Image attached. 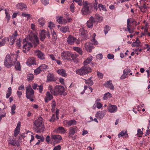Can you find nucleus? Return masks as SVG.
<instances>
[{"label":"nucleus","instance_id":"f257e3e1","mask_svg":"<svg viewBox=\"0 0 150 150\" xmlns=\"http://www.w3.org/2000/svg\"><path fill=\"white\" fill-rule=\"evenodd\" d=\"M39 40L37 36L27 37L23 40V51L25 53L28 52L32 47H35L39 44Z\"/></svg>","mask_w":150,"mask_h":150},{"label":"nucleus","instance_id":"f03ea898","mask_svg":"<svg viewBox=\"0 0 150 150\" xmlns=\"http://www.w3.org/2000/svg\"><path fill=\"white\" fill-rule=\"evenodd\" d=\"M17 54H7L4 59V64L5 66L7 68H10L15 64L17 60Z\"/></svg>","mask_w":150,"mask_h":150},{"label":"nucleus","instance_id":"7ed1b4c3","mask_svg":"<svg viewBox=\"0 0 150 150\" xmlns=\"http://www.w3.org/2000/svg\"><path fill=\"white\" fill-rule=\"evenodd\" d=\"M48 89L51 93L55 96H57L59 95H63L65 96L67 93L63 94L65 91L64 88V86H57L54 88H52L51 85H50L48 86Z\"/></svg>","mask_w":150,"mask_h":150},{"label":"nucleus","instance_id":"20e7f679","mask_svg":"<svg viewBox=\"0 0 150 150\" xmlns=\"http://www.w3.org/2000/svg\"><path fill=\"white\" fill-rule=\"evenodd\" d=\"M34 125L36 127V130L37 133L43 132L45 128L43 123V118L39 117L33 122Z\"/></svg>","mask_w":150,"mask_h":150},{"label":"nucleus","instance_id":"39448f33","mask_svg":"<svg viewBox=\"0 0 150 150\" xmlns=\"http://www.w3.org/2000/svg\"><path fill=\"white\" fill-rule=\"evenodd\" d=\"M83 7L81 11L83 15H86L91 13L93 10V4L87 1H83Z\"/></svg>","mask_w":150,"mask_h":150},{"label":"nucleus","instance_id":"423d86ee","mask_svg":"<svg viewBox=\"0 0 150 150\" xmlns=\"http://www.w3.org/2000/svg\"><path fill=\"white\" fill-rule=\"evenodd\" d=\"M25 88L26 98L31 101H33L34 95L35 92L32 88L30 84L27 85L25 86Z\"/></svg>","mask_w":150,"mask_h":150},{"label":"nucleus","instance_id":"0eeeda50","mask_svg":"<svg viewBox=\"0 0 150 150\" xmlns=\"http://www.w3.org/2000/svg\"><path fill=\"white\" fill-rule=\"evenodd\" d=\"M91 71V69L90 67L84 65L80 69H77L76 71V73L79 75L83 76Z\"/></svg>","mask_w":150,"mask_h":150},{"label":"nucleus","instance_id":"6e6552de","mask_svg":"<svg viewBox=\"0 0 150 150\" xmlns=\"http://www.w3.org/2000/svg\"><path fill=\"white\" fill-rule=\"evenodd\" d=\"M76 40L77 39L76 38L71 35H69L67 38V42L70 45L74 44L75 42H76V44H79V41Z\"/></svg>","mask_w":150,"mask_h":150},{"label":"nucleus","instance_id":"1a4fd4ad","mask_svg":"<svg viewBox=\"0 0 150 150\" xmlns=\"http://www.w3.org/2000/svg\"><path fill=\"white\" fill-rule=\"evenodd\" d=\"M71 55V52L69 51H64L61 53L62 59L64 60L70 59Z\"/></svg>","mask_w":150,"mask_h":150},{"label":"nucleus","instance_id":"9d476101","mask_svg":"<svg viewBox=\"0 0 150 150\" xmlns=\"http://www.w3.org/2000/svg\"><path fill=\"white\" fill-rule=\"evenodd\" d=\"M63 123L64 126L67 127L76 125L77 123V122L74 120H70L69 121L65 120L63 122Z\"/></svg>","mask_w":150,"mask_h":150},{"label":"nucleus","instance_id":"9b49d317","mask_svg":"<svg viewBox=\"0 0 150 150\" xmlns=\"http://www.w3.org/2000/svg\"><path fill=\"white\" fill-rule=\"evenodd\" d=\"M35 54L40 59L44 60L45 59V55L40 51L39 50H36L35 52Z\"/></svg>","mask_w":150,"mask_h":150},{"label":"nucleus","instance_id":"f8f14e48","mask_svg":"<svg viewBox=\"0 0 150 150\" xmlns=\"http://www.w3.org/2000/svg\"><path fill=\"white\" fill-rule=\"evenodd\" d=\"M95 22L94 18L93 16H91L87 22V25L89 28H93V23Z\"/></svg>","mask_w":150,"mask_h":150},{"label":"nucleus","instance_id":"ddd939ff","mask_svg":"<svg viewBox=\"0 0 150 150\" xmlns=\"http://www.w3.org/2000/svg\"><path fill=\"white\" fill-rule=\"evenodd\" d=\"M78 129V128L76 126H74L71 127L69 129V136L70 137L73 135L75 133L77 132Z\"/></svg>","mask_w":150,"mask_h":150},{"label":"nucleus","instance_id":"4468645a","mask_svg":"<svg viewBox=\"0 0 150 150\" xmlns=\"http://www.w3.org/2000/svg\"><path fill=\"white\" fill-rule=\"evenodd\" d=\"M53 98L52 95L51 94L49 91H47L46 92V95L45 97L44 100L45 103H47L50 100H51Z\"/></svg>","mask_w":150,"mask_h":150},{"label":"nucleus","instance_id":"2eb2a0df","mask_svg":"<svg viewBox=\"0 0 150 150\" xmlns=\"http://www.w3.org/2000/svg\"><path fill=\"white\" fill-rule=\"evenodd\" d=\"M116 106L114 105H110L108 107V111L111 113L115 112L117 110Z\"/></svg>","mask_w":150,"mask_h":150},{"label":"nucleus","instance_id":"dca6fc26","mask_svg":"<svg viewBox=\"0 0 150 150\" xmlns=\"http://www.w3.org/2000/svg\"><path fill=\"white\" fill-rule=\"evenodd\" d=\"M52 139L56 143H59L62 139V137L59 135H54L52 136Z\"/></svg>","mask_w":150,"mask_h":150},{"label":"nucleus","instance_id":"f3484780","mask_svg":"<svg viewBox=\"0 0 150 150\" xmlns=\"http://www.w3.org/2000/svg\"><path fill=\"white\" fill-rule=\"evenodd\" d=\"M90 42H87L85 44V47L87 51L91 52H92V49L93 48V46Z\"/></svg>","mask_w":150,"mask_h":150},{"label":"nucleus","instance_id":"a211bd4d","mask_svg":"<svg viewBox=\"0 0 150 150\" xmlns=\"http://www.w3.org/2000/svg\"><path fill=\"white\" fill-rule=\"evenodd\" d=\"M138 8L143 13H146L148 9L149 8V7L145 4H143L142 5L139 6Z\"/></svg>","mask_w":150,"mask_h":150},{"label":"nucleus","instance_id":"6ab92c4d","mask_svg":"<svg viewBox=\"0 0 150 150\" xmlns=\"http://www.w3.org/2000/svg\"><path fill=\"white\" fill-rule=\"evenodd\" d=\"M16 7L18 9H19L21 11L25 10L27 7L23 3H20L16 5Z\"/></svg>","mask_w":150,"mask_h":150},{"label":"nucleus","instance_id":"aec40b11","mask_svg":"<svg viewBox=\"0 0 150 150\" xmlns=\"http://www.w3.org/2000/svg\"><path fill=\"white\" fill-rule=\"evenodd\" d=\"M66 130L64 128L62 127H60L57 129H56L54 132L58 133L64 134L66 132Z\"/></svg>","mask_w":150,"mask_h":150},{"label":"nucleus","instance_id":"412c9836","mask_svg":"<svg viewBox=\"0 0 150 150\" xmlns=\"http://www.w3.org/2000/svg\"><path fill=\"white\" fill-rule=\"evenodd\" d=\"M21 126V124L20 122L18 123L17 126L15 129L14 132V136L16 137L20 132V129Z\"/></svg>","mask_w":150,"mask_h":150},{"label":"nucleus","instance_id":"4be33fe9","mask_svg":"<svg viewBox=\"0 0 150 150\" xmlns=\"http://www.w3.org/2000/svg\"><path fill=\"white\" fill-rule=\"evenodd\" d=\"M104 85L106 87L108 88L111 90H113L114 87L110 81H107L104 84Z\"/></svg>","mask_w":150,"mask_h":150},{"label":"nucleus","instance_id":"5701e85b","mask_svg":"<svg viewBox=\"0 0 150 150\" xmlns=\"http://www.w3.org/2000/svg\"><path fill=\"white\" fill-rule=\"evenodd\" d=\"M57 72L59 74L63 77H65L67 76V74L64 69H59L57 71Z\"/></svg>","mask_w":150,"mask_h":150},{"label":"nucleus","instance_id":"b1692460","mask_svg":"<svg viewBox=\"0 0 150 150\" xmlns=\"http://www.w3.org/2000/svg\"><path fill=\"white\" fill-rule=\"evenodd\" d=\"M46 36V31L44 30H42L40 33V40L43 41L45 38Z\"/></svg>","mask_w":150,"mask_h":150},{"label":"nucleus","instance_id":"393cba45","mask_svg":"<svg viewBox=\"0 0 150 150\" xmlns=\"http://www.w3.org/2000/svg\"><path fill=\"white\" fill-rule=\"evenodd\" d=\"M130 23V19L128 18L127 21V28L126 30V31H128L130 33H132L133 31L131 30V25L129 24Z\"/></svg>","mask_w":150,"mask_h":150},{"label":"nucleus","instance_id":"a878e982","mask_svg":"<svg viewBox=\"0 0 150 150\" xmlns=\"http://www.w3.org/2000/svg\"><path fill=\"white\" fill-rule=\"evenodd\" d=\"M118 136L119 138H120L121 137L125 138L127 137H128V135L127 134V131H122L119 133L118 135Z\"/></svg>","mask_w":150,"mask_h":150},{"label":"nucleus","instance_id":"bb28decb","mask_svg":"<svg viewBox=\"0 0 150 150\" xmlns=\"http://www.w3.org/2000/svg\"><path fill=\"white\" fill-rule=\"evenodd\" d=\"M9 144L13 146H18L19 143L18 141L16 140H10L8 141Z\"/></svg>","mask_w":150,"mask_h":150},{"label":"nucleus","instance_id":"cd10ccee","mask_svg":"<svg viewBox=\"0 0 150 150\" xmlns=\"http://www.w3.org/2000/svg\"><path fill=\"white\" fill-rule=\"evenodd\" d=\"M55 80L54 75L51 73L48 74L47 76V80L48 81H52Z\"/></svg>","mask_w":150,"mask_h":150},{"label":"nucleus","instance_id":"c85d7f7f","mask_svg":"<svg viewBox=\"0 0 150 150\" xmlns=\"http://www.w3.org/2000/svg\"><path fill=\"white\" fill-rule=\"evenodd\" d=\"M73 49L77 52L80 55H82L83 53V51L82 49L79 47H74L73 48Z\"/></svg>","mask_w":150,"mask_h":150},{"label":"nucleus","instance_id":"c756f323","mask_svg":"<svg viewBox=\"0 0 150 150\" xmlns=\"http://www.w3.org/2000/svg\"><path fill=\"white\" fill-rule=\"evenodd\" d=\"M9 40L10 38L8 37H6L2 39L1 41H0V47L3 46L5 45L6 40L8 42L9 41Z\"/></svg>","mask_w":150,"mask_h":150},{"label":"nucleus","instance_id":"7c9ffc66","mask_svg":"<svg viewBox=\"0 0 150 150\" xmlns=\"http://www.w3.org/2000/svg\"><path fill=\"white\" fill-rule=\"evenodd\" d=\"M93 57L92 56L88 57L87 59L84 62L83 64L85 66L86 65L90 63L92 60Z\"/></svg>","mask_w":150,"mask_h":150},{"label":"nucleus","instance_id":"2f4dec72","mask_svg":"<svg viewBox=\"0 0 150 150\" xmlns=\"http://www.w3.org/2000/svg\"><path fill=\"white\" fill-rule=\"evenodd\" d=\"M91 77L87 80L85 79L86 84L88 85L89 86L92 85L93 83V81L91 80Z\"/></svg>","mask_w":150,"mask_h":150},{"label":"nucleus","instance_id":"473e14b6","mask_svg":"<svg viewBox=\"0 0 150 150\" xmlns=\"http://www.w3.org/2000/svg\"><path fill=\"white\" fill-rule=\"evenodd\" d=\"M104 114L101 112H97L96 115V116L97 118H98L100 119H102L104 116Z\"/></svg>","mask_w":150,"mask_h":150},{"label":"nucleus","instance_id":"72a5a7b5","mask_svg":"<svg viewBox=\"0 0 150 150\" xmlns=\"http://www.w3.org/2000/svg\"><path fill=\"white\" fill-rule=\"evenodd\" d=\"M69 29V28L68 26L62 27H61L59 29L63 33H66L67 31H68Z\"/></svg>","mask_w":150,"mask_h":150},{"label":"nucleus","instance_id":"f704fd0d","mask_svg":"<svg viewBox=\"0 0 150 150\" xmlns=\"http://www.w3.org/2000/svg\"><path fill=\"white\" fill-rule=\"evenodd\" d=\"M140 41L138 39H137L135 41L133 42L132 44V47H138L139 45Z\"/></svg>","mask_w":150,"mask_h":150},{"label":"nucleus","instance_id":"c9c22d12","mask_svg":"<svg viewBox=\"0 0 150 150\" xmlns=\"http://www.w3.org/2000/svg\"><path fill=\"white\" fill-rule=\"evenodd\" d=\"M112 97V95L109 92H108L104 95L103 99L104 100L107 99L108 98H110Z\"/></svg>","mask_w":150,"mask_h":150},{"label":"nucleus","instance_id":"e433bc0d","mask_svg":"<svg viewBox=\"0 0 150 150\" xmlns=\"http://www.w3.org/2000/svg\"><path fill=\"white\" fill-rule=\"evenodd\" d=\"M30 64H36L35 59L33 57L29 58L28 60Z\"/></svg>","mask_w":150,"mask_h":150},{"label":"nucleus","instance_id":"4c0bfd02","mask_svg":"<svg viewBox=\"0 0 150 150\" xmlns=\"http://www.w3.org/2000/svg\"><path fill=\"white\" fill-rule=\"evenodd\" d=\"M39 67L41 71H45L48 69V66L44 64L41 65Z\"/></svg>","mask_w":150,"mask_h":150},{"label":"nucleus","instance_id":"58836bf2","mask_svg":"<svg viewBox=\"0 0 150 150\" xmlns=\"http://www.w3.org/2000/svg\"><path fill=\"white\" fill-rule=\"evenodd\" d=\"M12 89L11 87H9L8 88V90L7 91V93L6 94V98H8L11 95V94Z\"/></svg>","mask_w":150,"mask_h":150},{"label":"nucleus","instance_id":"ea45409f","mask_svg":"<svg viewBox=\"0 0 150 150\" xmlns=\"http://www.w3.org/2000/svg\"><path fill=\"white\" fill-rule=\"evenodd\" d=\"M52 109L51 110L52 112H54V111L55 108L56 106V103L54 100H53L51 103Z\"/></svg>","mask_w":150,"mask_h":150},{"label":"nucleus","instance_id":"a19ab883","mask_svg":"<svg viewBox=\"0 0 150 150\" xmlns=\"http://www.w3.org/2000/svg\"><path fill=\"white\" fill-rule=\"evenodd\" d=\"M16 109V106L15 104H14L13 105L11 108V114L12 115H14L15 113V110Z\"/></svg>","mask_w":150,"mask_h":150},{"label":"nucleus","instance_id":"79ce46f5","mask_svg":"<svg viewBox=\"0 0 150 150\" xmlns=\"http://www.w3.org/2000/svg\"><path fill=\"white\" fill-rule=\"evenodd\" d=\"M111 27L108 25H106L104 28V31L105 35H106L110 30Z\"/></svg>","mask_w":150,"mask_h":150},{"label":"nucleus","instance_id":"37998d69","mask_svg":"<svg viewBox=\"0 0 150 150\" xmlns=\"http://www.w3.org/2000/svg\"><path fill=\"white\" fill-rule=\"evenodd\" d=\"M27 79L28 81H30L33 80L34 79V76L33 74H29L27 76Z\"/></svg>","mask_w":150,"mask_h":150},{"label":"nucleus","instance_id":"c03bdc74","mask_svg":"<svg viewBox=\"0 0 150 150\" xmlns=\"http://www.w3.org/2000/svg\"><path fill=\"white\" fill-rule=\"evenodd\" d=\"M21 40L20 38L18 39L16 41V46L19 48H20L21 46Z\"/></svg>","mask_w":150,"mask_h":150},{"label":"nucleus","instance_id":"a18cd8bd","mask_svg":"<svg viewBox=\"0 0 150 150\" xmlns=\"http://www.w3.org/2000/svg\"><path fill=\"white\" fill-rule=\"evenodd\" d=\"M15 68L16 70L21 71V65L20 64L19 62H16V64L15 65Z\"/></svg>","mask_w":150,"mask_h":150},{"label":"nucleus","instance_id":"49530a36","mask_svg":"<svg viewBox=\"0 0 150 150\" xmlns=\"http://www.w3.org/2000/svg\"><path fill=\"white\" fill-rule=\"evenodd\" d=\"M98 2L96 0H95V2L93 4V10L95 11H96L98 9L97 7Z\"/></svg>","mask_w":150,"mask_h":150},{"label":"nucleus","instance_id":"de8ad7c7","mask_svg":"<svg viewBox=\"0 0 150 150\" xmlns=\"http://www.w3.org/2000/svg\"><path fill=\"white\" fill-rule=\"evenodd\" d=\"M10 41L9 44L10 45H13L15 40H16V38H14L12 36H10Z\"/></svg>","mask_w":150,"mask_h":150},{"label":"nucleus","instance_id":"09e8293b","mask_svg":"<svg viewBox=\"0 0 150 150\" xmlns=\"http://www.w3.org/2000/svg\"><path fill=\"white\" fill-rule=\"evenodd\" d=\"M78 57V55L77 54H72L71 52V55L70 56V59L71 58L73 60L75 59L76 58Z\"/></svg>","mask_w":150,"mask_h":150},{"label":"nucleus","instance_id":"8fccbe9b","mask_svg":"<svg viewBox=\"0 0 150 150\" xmlns=\"http://www.w3.org/2000/svg\"><path fill=\"white\" fill-rule=\"evenodd\" d=\"M57 117H56V115L55 114H53L51 119L50 120V121L51 122H54L55 120H58V119H57Z\"/></svg>","mask_w":150,"mask_h":150},{"label":"nucleus","instance_id":"3c124183","mask_svg":"<svg viewBox=\"0 0 150 150\" xmlns=\"http://www.w3.org/2000/svg\"><path fill=\"white\" fill-rule=\"evenodd\" d=\"M98 8L100 10H102L103 11H106V8L104 5L101 4H99L98 5Z\"/></svg>","mask_w":150,"mask_h":150},{"label":"nucleus","instance_id":"603ef678","mask_svg":"<svg viewBox=\"0 0 150 150\" xmlns=\"http://www.w3.org/2000/svg\"><path fill=\"white\" fill-rule=\"evenodd\" d=\"M95 18L98 20V21H102L103 19L102 17L100 16L98 14H96L95 15Z\"/></svg>","mask_w":150,"mask_h":150},{"label":"nucleus","instance_id":"864d4df0","mask_svg":"<svg viewBox=\"0 0 150 150\" xmlns=\"http://www.w3.org/2000/svg\"><path fill=\"white\" fill-rule=\"evenodd\" d=\"M38 22L39 24L41 26H43L45 23V21L43 20V18H42L39 19L38 20Z\"/></svg>","mask_w":150,"mask_h":150},{"label":"nucleus","instance_id":"5fc2aeb1","mask_svg":"<svg viewBox=\"0 0 150 150\" xmlns=\"http://www.w3.org/2000/svg\"><path fill=\"white\" fill-rule=\"evenodd\" d=\"M62 20L63 17L62 16H60L58 17L57 18V21L59 24H62Z\"/></svg>","mask_w":150,"mask_h":150},{"label":"nucleus","instance_id":"6e6d98bb","mask_svg":"<svg viewBox=\"0 0 150 150\" xmlns=\"http://www.w3.org/2000/svg\"><path fill=\"white\" fill-rule=\"evenodd\" d=\"M41 71V70L40 69V67H39L34 70V72L36 74H37L40 73Z\"/></svg>","mask_w":150,"mask_h":150},{"label":"nucleus","instance_id":"4d7b16f0","mask_svg":"<svg viewBox=\"0 0 150 150\" xmlns=\"http://www.w3.org/2000/svg\"><path fill=\"white\" fill-rule=\"evenodd\" d=\"M22 16L24 17H27L28 20L29 19L30 17V14H26L24 13H22Z\"/></svg>","mask_w":150,"mask_h":150},{"label":"nucleus","instance_id":"13d9d810","mask_svg":"<svg viewBox=\"0 0 150 150\" xmlns=\"http://www.w3.org/2000/svg\"><path fill=\"white\" fill-rule=\"evenodd\" d=\"M5 11V14L6 15V18L7 19V22H8L10 18V14L6 11V10Z\"/></svg>","mask_w":150,"mask_h":150},{"label":"nucleus","instance_id":"bf43d9fd","mask_svg":"<svg viewBox=\"0 0 150 150\" xmlns=\"http://www.w3.org/2000/svg\"><path fill=\"white\" fill-rule=\"evenodd\" d=\"M131 70L129 69H124L123 71V73L125 74L126 75H127L130 72Z\"/></svg>","mask_w":150,"mask_h":150},{"label":"nucleus","instance_id":"052dcab7","mask_svg":"<svg viewBox=\"0 0 150 150\" xmlns=\"http://www.w3.org/2000/svg\"><path fill=\"white\" fill-rule=\"evenodd\" d=\"M75 1L76 3H77L80 6L83 5V3H82V1L81 0H73V1Z\"/></svg>","mask_w":150,"mask_h":150},{"label":"nucleus","instance_id":"680f3d73","mask_svg":"<svg viewBox=\"0 0 150 150\" xmlns=\"http://www.w3.org/2000/svg\"><path fill=\"white\" fill-rule=\"evenodd\" d=\"M137 134L139 135V137H141L142 136V135L143 134V132L142 131H141V129H137Z\"/></svg>","mask_w":150,"mask_h":150},{"label":"nucleus","instance_id":"e2e57ef3","mask_svg":"<svg viewBox=\"0 0 150 150\" xmlns=\"http://www.w3.org/2000/svg\"><path fill=\"white\" fill-rule=\"evenodd\" d=\"M42 3L44 5H46L49 3V0H40Z\"/></svg>","mask_w":150,"mask_h":150},{"label":"nucleus","instance_id":"0e129e2a","mask_svg":"<svg viewBox=\"0 0 150 150\" xmlns=\"http://www.w3.org/2000/svg\"><path fill=\"white\" fill-rule=\"evenodd\" d=\"M92 42V44L94 45H97L98 44V42L96 40L95 38H93L91 40Z\"/></svg>","mask_w":150,"mask_h":150},{"label":"nucleus","instance_id":"69168bd1","mask_svg":"<svg viewBox=\"0 0 150 150\" xmlns=\"http://www.w3.org/2000/svg\"><path fill=\"white\" fill-rule=\"evenodd\" d=\"M97 75L98 77L100 79H102L103 77V74L99 71L97 72Z\"/></svg>","mask_w":150,"mask_h":150},{"label":"nucleus","instance_id":"338daca9","mask_svg":"<svg viewBox=\"0 0 150 150\" xmlns=\"http://www.w3.org/2000/svg\"><path fill=\"white\" fill-rule=\"evenodd\" d=\"M74 4H71V5L70 7V9L72 12H74Z\"/></svg>","mask_w":150,"mask_h":150},{"label":"nucleus","instance_id":"774afa93","mask_svg":"<svg viewBox=\"0 0 150 150\" xmlns=\"http://www.w3.org/2000/svg\"><path fill=\"white\" fill-rule=\"evenodd\" d=\"M96 57L98 59H101L103 58V55L101 54H98L96 55Z\"/></svg>","mask_w":150,"mask_h":150}]
</instances>
